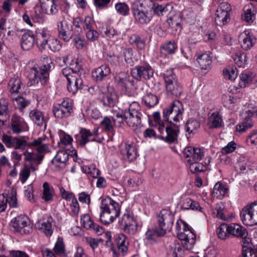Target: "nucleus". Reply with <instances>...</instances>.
Segmentation results:
<instances>
[{
  "mask_svg": "<svg viewBox=\"0 0 257 257\" xmlns=\"http://www.w3.org/2000/svg\"><path fill=\"white\" fill-rule=\"evenodd\" d=\"M199 161H194L189 164V169L192 173H199L205 171L206 170V166L203 165L202 163H199Z\"/></svg>",
  "mask_w": 257,
  "mask_h": 257,
  "instance_id": "37998d69",
  "label": "nucleus"
},
{
  "mask_svg": "<svg viewBox=\"0 0 257 257\" xmlns=\"http://www.w3.org/2000/svg\"><path fill=\"white\" fill-rule=\"evenodd\" d=\"M230 20V14H215V21L219 26H224L229 23Z\"/></svg>",
  "mask_w": 257,
  "mask_h": 257,
  "instance_id": "8fccbe9b",
  "label": "nucleus"
},
{
  "mask_svg": "<svg viewBox=\"0 0 257 257\" xmlns=\"http://www.w3.org/2000/svg\"><path fill=\"white\" fill-rule=\"evenodd\" d=\"M123 56L124 57V61L125 62L130 65H133V50L130 48H125L123 49L122 51Z\"/></svg>",
  "mask_w": 257,
  "mask_h": 257,
  "instance_id": "052dcab7",
  "label": "nucleus"
},
{
  "mask_svg": "<svg viewBox=\"0 0 257 257\" xmlns=\"http://www.w3.org/2000/svg\"><path fill=\"white\" fill-rule=\"evenodd\" d=\"M28 223L29 219L27 216L22 214L16 217L14 221H12L15 230L21 234H28L32 231V228Z\"/></svg>",
  "mask_w": 257,
  "mask_h": 257,
  "instance_id": "9d476101",
  "label": "nucleus"
},
{
  "mask_svg": "<svg viewBox=\"0 0 257 257\" xmlns=\"http://www.w3.org/2000/svg\"><path fill=\"white\" fill-rule=\"evenodd\" d=\"M62 47V45L59 40L57 39H49L48 48L52 52L59 51Z\"/></svg>",
  "mask_w": 257,
  "mask_h": 257,
  "instance_id": "e2e57ef3",
  "label": "nucleus"
},
{
  "mask_svg": "<svg viewBox=\"0 0 257 257\" xmlns=\"http://www.w3.org/2000/svg\"><path fill=\"white\" fill-rule=\"evenodd\" d=\"M58 37L65 42H68L72 37V26L67 21H63L57 23Z\"/></svg>",
  "mask_w": 257,
  "mask_h": 257,
  "instance_id": "ddd939ff",
  "label": "nucleus"
},
{
  "mask_svg": "<svg viewBox=\"0 0 257 257\" xmlns=\"http://www.w3.org/2000/svg\"><path fill=\"white\" fill-rule=\"evenodd\" d=\"M212 214L218 219L222 220H227L228 219L226 215L225 205L221 202L216 204L212 209Z\"/></svg>",
  "mask_w": 257,
  "mask_h": 257,
  "instance_id": "b1692460",
  "label": "nucleus"
},
{
  "mask_svg": "<svg viewBox=\"0 0 257 257\" xmlns=\"http://www.w3.org/2000/svg\"><path fill=\"white\" fill-rule=\"evenodd\" d=\"M34 44L35 38L33 35L30 33H25L23 35L21 45L24 50H29L34 46Z\"/></svg>",
  "mask_w": 257,
  "mask_h": 257,
  "instance_id": "5701e85b",
  "label": "nucleus"
},
{
  "mask_svg": "<svg viewBox=\"0 0 257 257\" xmlns=\"http://www.w3.org/2000/svg\"><path fill=\"white\" fill-rule=\"evenodd\" d=\"M110 73L108 66L102 65L92 71V77L96 81H101Z\"/></svg>",
  "mask_w": 257,
  "mask_h": 257,
  "instance_id": "dca6fc26",
  "label": "nucleus"
},
{
  "mask_svg": "<svg viewBox=\"0 0 257 257\" xmlns=\"http://www.w3.org/2000/svg\"><path fill=\"white\" fill-rule=\"evenodd\" d=\"M157 221L158 228L160 229L159 234L165 235L167 231L171 230L174 221V215L167 209L162 210L158 214Z\"/></svg>",
  "mask_w": 257,
  "mask_h": 257,
  "instance_id": "f03ea898",
  "label": "nucleus"
},
{
  "mask_svg": "<svg viewBox=\"0 0 257 257\" xmlns=\"http://www.w3.org/2000/svg\"><path fill=\"white\" fill-rule=\"evenodd\" d=\"M180 14L181 19H183L189 23L194 22L195 14L191 10H184Z\"/></svg>",
  "mask_w": 257,
  "mask_h": 257,
  "instance_id": "680f3d73",
  "label": "nucleus"
},
{
  "mask_svg": "<svg viewBox=\"0 0 257 257\" xmlns=\"http://www.w3.org/2000/svg\"><path fill=\"white\" fill-rule=\"evenodd\" d=\"M129 42L131 45L136 46L139 50H143L145 48V40L137 34L132 35L130 38Z\"/></svg>",
  "mask_w": 257,
  "mask_h": 257,
  "instance_id": "7c9ffc66",
  "label": "nucleus"
},
{
  "mask_svg": "<svg viewBox=\"0 0 257 257\" xmlns=\"http://www.w3.org/2000/svg\"><path fill=\"white\" fill-rule=\"evenodd\" d=\"M162 48L168 54H172L175 53L177 46L174 41H171L163 45Z\"/></svg>",
  "mask_w": 257,
  "mask_h": 257,
  "instance_id": "774afa93",
  "label": "nucleus"
},
{
  "mask_svg": "<svg viewBox=\"0 0 257 257\" xmlns=\"http://www.w3.org/2000/svg\"><path fill=\"white\" fill-rule=\"evenodd\" d=\"M43 7L45 8L46 13L48 14H56L58 11V2L55 0H47Z\"/></svg>",
  "mask_w": 257,
  "mask_h": 257,
  "instance_id": "4c0bfd02",
  "label": "nucleus"
},
{
  "mask_svg": "<svg viewBox=\"0 0 257 257\" xmlns=\"http://www.w3.org/2000/svg\"><path fill=\"white\" fill-rule=\"evenodd\" d=\"M54 251L56 255L60 256L64 255L65 248L62 238L60 237L58 238L54 247Z\"/></svg>",
  "mask_w": 257,
  "mask_h": 257,
  "instance_id": "09e8293b",
  "label": "nucleus"
},
{
  "mask_svg": "<svg viewBox=\"0 0 257 257\" xmlns=\"http://www.w3.org/2000/svg\"><path fill=\"white\" fill-rule=\"evenodd\" d=\"M247 115L245 117L242 123H239L236 126V128H248L254 126V122L251 117L254 115V111L248 110L246 112Z\"/></svg>",
  "mask_w": 257,
  "mask_h": 257,
  "instance_id": "bb28decb",
  "label": "nucleus"
},
{
  "mask_svg": "<svg viewBox=\"0 0 257 257\" xmlns=\"http://www.w3.org/2000/svg\"><path fill=\"white\" fill-rule=\"evenodd\" d=\"M182 210H192L203 212V208L201 207L198 202L190 198H187L183 200L181 206Z\"/></svg>",
  "mask_w": 257,
  "mask_h": 257,
  "instance_id": "aec40b11",
  "label": "nucleus"
},
{
  "mask_svg": "<svg viewBox=\"0 0 257 257\" xmlns=\"http://www.w3.org/2000/svg\"><path fill=\"white\" fill-rule=\"evenodd\" d=\"M121 152L124 159L130 162L136 159L138 156L137 149L134 144H126L124 149Z\"/></svg>",
  "mask_w": 257,
  "mask_h": 257,
  "instance_id": "6ab92c4d",
  "label": "nucleus"
},
{
  "mask_svg": "<svg viewBox=\"0 0 257 257\" xmlns=\"http://www.w3.org/2000/svg\"><path fill=\"white\" fill-rule=\"evenodd\" d=\"M253 77V74L250 72H245L241 73L240 76L239 86L241 87H246L247 84L250 83L252 81Z\"/></svg>",
  "mask_w": 257,
  "mask_h": 257,
  "instance_id": "a19ab883",
  "label": "nucleus"
},
{
  "mask_svg": "<svg viewBox=\"0 0 257 257\" xmlns=\"http://www.w3.org/2000/svg\"><path fill=\"white\" fill-rule=\"evenodd\" d=\"M231 12V6L227 2H221L220 0H219V6L216 11L215 14H226V13L230 14Z\"/></svg>",
  "mask_w": 257,
  "mask_h": 257,
  "instance_id": "79ce46f5",
  "label": "nucleus"
},
{
  "mask_svg": "<svg viewBox=\"0 0 257 257\" xmlns=\"http://www.w3.org/2000/svg\"><path fill=\"white\" fill-rule=\"evenodd\" d=\"M224 76L229 80H235L237 76V69L234 67H229L223 70Z\"/></svg>",
  "mask_w": 257,
  "mask_h": 257,
  "instance_id": "6e6d98bb",
  "label": "nucleus"
},
{
  "mask_svg": "<svg viewBox=\"0 0 257 257\" xmlns=\"http://www.w3.org/2000/svg\"><path fill=\"white\" fill-rule=\"evenodd\" d=\"M143 100L145 104L149 107L155 106L158 103L159 99L158 97L152 93H147L144 96Z\"/></svg>",
  "mask_w": 257,
  "mask_h": 257,
  "instance_id": "58836bf2",
  "label": "nucleus"
},
{
  "mask_svg": "<svg viewBox=\"0 0 257 257\" xmlns=\"http://www.w3.org/2000/svg\"><path fill=\"white\" fill-rule=\"evenodd\" d=\"M69 158V155L65 151H61L57 152V154L52 160V162L54 164L55 163H65L66 162Z\"/></svg>",
  "mask_w": 257,
  "mask_h": 257,
  "instance_id": "a18cd8bd",
  "label": "nucleus"
},
{
  "mask_svg": "<svg viewBox=\"0 0 257 257\" xmlns=\"http://www.w3.org/2000/svg\"><path fill=\"white\" fill-rule=\"evenodd\" d=\"M143 3L139 0H136L132 6V11L135 20L141 24L149 23L152 18L151 14L144 12L142 10Z\"/></svg>",
  "mask_w": 257,
  "mask_h": 257,
  "instance_id": "6e6552de",
  "label": "nucleus"
},
{
  "mask_svg": "<svg viewBox=\"0 0 257 257\" xmlns=\"http://www.w3.org/2000/svg\"><path fill=\"white\" fill-rule=\"evenodd\" d=\"M137 221L134 216L128 213L124 214L120 221L121 224L123 227L130 226V225L135 223Z\"/></svg>",
  "mask_w": 257,
  "mask_h": 257,
  "instance_id": "bf43d9fd",
  "label": "nucleus"
},
{
  "mask_svg": "<svg viewBox=\"0 0 257 257\" xmlns=\"http://www.w3.org/2000/svg\"><path fill=\"white\" fill-rule=\"evenodd\" d=\"M229 234L237 237H244L248 235L247 230L243 226L236 223L228 225Z\"/></svg>",
  "mask_w": 257,
  "mask_h": 257,
  "instance_id": "f3484780",
  "label": "nucleus"
},
{
  "mask_svg": "<svg viewBox=\"0 0 257 257\" xmlns=\"http://www.w3.org/2000/svg\"><path fill=\"white\" fill-rule=\"evenodd\" d=\"M217 233L220 239H226L229 236L228 225L226 224H221L217 230Z\"/></svg>",
  "mask_w": 257,
  "mask_h": 257,
  "instance_id": "603ef678",
  "label": "nucleus"
},
{
  "mask_svg": "<svg viewBox=\"0 0 257 257\" xmlns=\"http://www.w3.org/2000/svg\"><path fill=\"white\" fill-rule=\"evenodd\" d=\"M172 8V6L170 4H167L164 6L157 3H154L152 5L151 10L153 11L154 14L160 16L170 11Z\"/></svg>",
  "mask_w": 257,
  "mask_h": 257,
  "instance_id": "a878e982",
  "label": "nucleus"
},
{
  "mask_svg": "<svg viewBox=\"0 0 257 257\" xmlns=\"http://www.w3.org/2000/svg\"><path fill=\"white\" fill-rule=\"evenodd\" d=\"M42 141L43 139L39 138L38 139L33 140L31 143H27L23 138H16L15 146L14 147L16 149H23L26 146L28 147L33 146L36 148V150L38 152L44 153L48 149V146L46 144H43Z\"/></svg>",
  "mask_w": 257,
  "mask_h": 257,
  "instance_id": "1a4fd4ad",
  "label": "nucleus"
},
{
  "mask_svg": "<svg viewBox=\"0 0 257 257\" xmlns=\"http://www.w3.org/2000/svg\"><path fill=\"white\" fill-rule=\"evenodd\" d=\"M181 105V103L179 101H173L171 106L168 108H166L163 110V118L165 121V124L169 123L171 122L170 121L169 122V115L172 114L173 112H177V111H180L179 107Z\"/></svg>",
  "mask_w": 257,
  "mask_h": 257,
  "instance_id": "4be33fe9",
  "label": "nucleus"
},
{
  "mask_svg": "<svg viewBox=\"0 0 257 257\" xmlns=\"http://www.w3.org/2000/svg\"><path fill=\"white\" fill-rule=\"evenodd\" d=\"M209 125L211 128H215L223 126L222 118L217 112H213L209 117Z\"/></svg>",
  "mask_w": 257,
  "mask_h": 257,
  "instance_id": "c756f323",
  "label": "nucleus"
},
{
  "mask_svg": "<svg viewBox=\"0 0 257 257\" xmlns=\"http://www.w3.org/2000/svg\"><path fill=\"white\" fill-rule=\"evenodd\" d=\"M36 227L41 230L46 235L50 236L53 233L51 222L48 220L43 219L36 224Z\"/></svg>",
  "mask_w": 257,
  "mask_h": 257,
  "instance_id": "393cba45",
  "label": "nucleus"
},
{
  "mask_svg": "<svg viewBox=\"0 0 257 257\" xmlns=\"http://www.w3.org/2000/svg\"><path fill=\"white\" fill-rule=\"evenodd\" d=\"M72 41L76 49L78 50L87 49L88 43L80 36L78 35L74 37Z\"/></svg>",
  "mask_w": 257,
  "mask_h": 257,
  "instance_id": "de8ad7c7",
  "label": "nucleus"
},
{
  "mask_svg": "<svg viewBox=\"0 0 257 257\" xmlns=\"http://www.w3.org/2000/svg\"><path fill=\"white\" fill-rule=\"evenodd\" d=\"M75 63L76 66L74 69L70 67H66L62 70V75L67 78V81H68L69 78L74 76L75 74H77V71H79L80 68L78 62L76 61Z\"/></svg>",
  "mask_w": 257,
  "mask_h": 257,
  "instance_id": "c03bdc74",
  "label": "nucleus"
},
{
  "mask_svg": "<svg viewBox=\"0 0 257 257\" xmlns=\"http://www.w3.org/2000/svg\"><path fill=\"white\" fill-rule=\"evenodd\" d=\"M197 60L201 69L206 70L210 68L211 58L208 54L204 53L199 56Z\"/></svg>",
  "mask_w": 257,
  "mask_h": 257,
  "instance_id": "72a5a7b5",
  "label": "nucleus"
},
{
  "mask_svg": "<svg viewBox=\"0 0 257 257\" xmlns=\"http://www.w3.org/2000/svg\"><path fill=\"white\" fill-rule=\"evenodd\" d=\"M43 153L37 151V153H35L26 150L24 153L25 160L29 162L37 161L38 164H40L44 157Z\"/></svg>",
  "mask_w": 257,
  "mask_h": 257,
  "instance_id": "cd10ccee",
  "label": "nucleus"
},
{
  "mask_svg": "<svg viewBox=\"0 0 257 257\" xmlns=\"http://www.w3.org/2000/svg\"><path fill=\"white\" fill-rule=\"evenodd\" d=\"M12 126L13 128H25L26 124L22 118L15 115L12 118Z\"/></svg>",
  "mask_w": 257,
  "mask_h": 257,
  "instance_id": "69168bd1",
  "label": "nucleus"
},
{
  "mask_svg": "<svg viewBox=\"0 0 257 257\" xmlns=\"http://www.w3.org/2000/svg\"><path fill=\"white\" fill-rule=\"evenodd\" d=\"M117 247L123 254L127 250L128 241L126 237L123 234H119L116 238Z\"/></svg>",
  "mask_w": 257,
  "mask_h": 257,
  "instance_id": "c85d7f7f",
  "label": "nucleus"
},
{
  "mask_svg": "<svg viewBox=\"0 0 257 257\" xmlns=\"http://www.w3.org/2000/svg\"><path fill=\"white\" fill-rule=\"evenodd\" d=\"M160 135H157L154 130H146L145 137L160 138L166 142H174L177 139L179 130H159Z\"/></svg>",
  "mask_w": 257,
  "mask_h": 257,
  "instance_id": "0eeeda50",
  "label": "nucleus"
},
{
  "mask_svg": "<svg viewBox=\"0 0 257 257\" xmlns=\"http://www.w3.org/2000/svg\"><path fill=\"white\" fill-rule=\"evenodd\" d=\"M42 64L38 68L33 67L29 74L30 85L39 84L44 86L47 84L49 78V73L54 67L51 59L46 55L41 58Z\"/></svg>",
  "mask_w": 257,
  "mask_h": 257,
  "instance_id": "f257e3e1",
  "label": "nucleus"
},
{
  "mask_svg": "<svg viewBox=\"0 0 257 257\" xmlns=\"http://www.w3.org/2000/svg\"><path fill=\"white\" fill-rule=\"evenodd\" d=\"M256 11L252 5H248L244 7V16L243 19L247 23L253 21Z\"/></svg>",
  "mask_w": 257,
  "mask_h": 257,
  "instance_id": "2f4dec72",
  "label": "nucleus"
},
{
  "mask_svg": "<svg viewBox=\"0 0 257 257\" xmlns=\"http://www.w3.org/2000/svg\"><path fill=\"white\" fill-rule=\"evenodd\" d=\"M100 208L102 210H104L116 217L119 215L118 204L109 197H106L102 200Z\"/></svg>",
  "mask_w": 257,
  "mask_h": 257,
  "instance_id": "4468645a",
  "label": "nucleus"
},
{
  "mask_svg": "<svg viewBox=\"0 0 257 257\" xmlns=\"http://www.w3.org/2000/svg\"><path fill=\"white\" fill-rule=\"evenodd\" d=\"M177 236L181 240L183 246L187 249L193 248L195 243L196 235L189 229H183V231L178 233Z\"/></svg>",
  "mask_w": 257,
  "mask_h": 257,
  "instance_id": "9b49d317",
  "label": "nucleus"
},
{
  "mask_svg": "<svg viewBox=\"0 0 257 257\" xmlns=\"http://www.w3.org/2000/svg\"><path fill=\"white\" fill-rule=\"evenodd\" d=\"M59 135L61 144L66 146L70 145L73 141L72 137L66 134L63 131L60 130L59 131Z\"/></svg>",
  "mask_w": 257,
  "mask_h": 257,
  "instance_id": "338daca9",
  "label": "nucleus"
},
{
  "mask_svg": "<svg viewBox=\"0 0 257 257\" xmlns=\"http://www.w3.org/2000/svg\"><path fill=\"white\" fill-rule=\"evenodd\" d=\"M242 223L247 226L257 225V201L245 206L240 213Z\"/></svg>",
  "mask_w": 257,
  "mask_h": 257,
  "instance_id": "7ed1b4c3",
  "label": "nucleus"
},
{
  "mask_svg": "<svg viewBox=\"0 0 257 257\" xmlns=\"http://www.w3.org/2000/svg\"><path fill=\"white\" fill-rule=\"evenodd\" d=\"M115 98L116 96L114 94L107 93L103 96L101 101L103 105L111 107L115 104Z\"/></svg>",
  "mask_w": 257,
  "mask_h": 257,
  "instance_id": "49530a36",
  "label": "nucleus"
},
{
  "mask_svg": "<svg viewBox=\"0 0 257 257\" xmlns=\"http://www.w3.org/2000/svg\"><path fill=\"white\" fill-rule=\"evenodd\" d=\"M233 59L238 67H244L247 64L248 58L247 54L239 52L235 54Z\"/></svg>",
  "mask_w": 257,
  "mask_h": 257,
  "instance_id": "c9c22d12",
  "label": "nucleus"
},
{
  "mask_svg": "<svg viewBox=\"0 0 257 257\" xmlns=\"http://www.w3.org/2000/svg\"><path fill=\"white\" fill-rule=\"evenodd\" d=\"M181 20L180 13L177 12L174 16L170 17L167 22L169 25L173 28L174 26H179Z\"/></svg>",
  "mask_w": 257,
  "mask_h": 257,
  "instance_id": "13d9d810",
  "label": "nucleus"
},
{
  "mask_svg": "<svg viewBox=\"0 0 257 257\" xmlns=\"http://www.w3.org/2000/svg\"><path fill=\"white\" fill-rule=\"evenodd\" d=\"M166 88L168 92L175 96H180L182 93L181 87L178 84L173 69L167 70L164 74Z\"/></svg>",
  "mask_w": 257,
  "mask_h": 257,
  "instance_id": "39448f33",
  "label": "nucleus"
},
{
  "mask_svg": "<svg viewBox=\"0 0 257 257\" xmlns=\"http://www.w3.org/2000/svg\"><path fill=\"white\" fill-rule=\"evenodd\" d=\"M132 77L138 81L149 80L154 75V70L148 64L139 65L133 68L131 71Z\"/></svg>",
  "mask_w": 257,
  "mask_h": 257,
  "instance_id": "423d86ee",
  "label": "nucleus"
},
{
  "mask_svg": "<svg viewBox=\"0 0 257 257\" xmlns=\"http://www.w3.org/2000/svg\"><path fill=\"white\" fill-rule=\"evenodd\" d=\"M21 84V81L18 78H13L10 80L9 83V86L10 87V91L12 93L11 96H13L14 93L19 92Z\"/></svg>",
  "mask_w": 257,
  "mask_h": 257,
  "instance_id": "ea45409f",
  "label": "nucleus"
},
{
  "mask_svg": "<svg viewBox=\"0 0 257 257\" xmlns=\"http://www.w3.org/2000/svg\"><path fill=\"white\" fill-rule=\"evenodd\" d=\"M227 190V188L219 182L214 185L212 193L214 196L221 198L226 194Z\"/></svg>",
  "mask_w": 257,
  "mask_h": 257,
  "instance_id": "f704fd0d",
  "label": "nucleus"
},
{
  "mask_svg": "<svg viewBox=\"0 0 257 257\" xmlns=\"http://www.w3.org/2000/svg\"><path fill=\"white\" fill-rule=\"evenodd\" d=\"M116 217L111 214L104 211V210H102L100 215V220L102 223L108 224L112 223Z\"/></svg>",
  "mask_w": 257,
  "mask_h": 257,
  "instance_id": "5fc2aeb1",
  "label": "nucleus"
},
{
  "mask_svg": "<svg viewBox=\"0 0 257 257\" xmlns=\"http://www.w3.org/2000/svg\"><path fill=\"white\" fill-rule=\"evenodd\" d=\"M53 112L55 116L59 118L67 117L70 115L65 109H63V107L58 104L54 106Z\"/></svg>",
  "mask_w": 257,
  "mask_h": 257,
  "instance_id": "864d4df0",
  "label": "nucleus"
},
{
  "mask_svg": "<svg viewBox=\"0 0 257 257\" xmlns=\"http://www.w3.org/2000/svg\"><path fill=\"white\" fill-rule=\"evenodd\" d=\"M242 40L241 41V47L244 50L250 49L255 43V38L251 33L244 32L242 35Z\"/></svg>",
  "mask_w": 257,
  "mask_h": 257,
  "instance_id": "a211bd4d",
  "label": "nucleus"
},
{
  "mask_svg": "<svg viewBox=\"0 0 257 257\" xmlns=\"http://www.w3.org/2000/svg\"><path fill=\"white\" fill-rule=\"evenodd\" d=\"M97 133V130L93 131V132H90L89 130H81V139L79 141V144L80 145L84 146L89 140L87 138L93 135H96Z\"/></svg>",
  "mask_w": 257,
  "mask_h": 257,
  "instance_id": "3c124183",
  "label": "nucleus"
},
{
  "mask_svg": "<svg viewBox=\"0 0 257 257\" xmlns=\"http://www.w3.org/2000/svg\"><path fill=\"white\" fill-rule=\"evenodd\" d=\"M139 104L133 102L130 105L128 109L124 110L123 115L129 127H140L142 114L139 111Z\"/></svg>",
  "mask_w": 257,
  "mask_h": 257,
  "instance_id": "20e7f679",
  "label": "nucleus"
},
{
  "mask_svg": "<svg viewBox=\"0 0 257 257\" xmlns=\"http://www.w3.org/2000/svg\"><path fill=\"white\" fill-rule=\"evenodd\" d=\"M183 155L188 163L194 161H200L204 156L203 150L199 148L188 146L184 148Z\"/></svg>",
  "mask_w": 257,
  "mask_h": 257,
  "instance_id": "f8f14e48",
  "label": "nucleus"
},
{
  "mask_svg": "<svg viewBox=\"0 0 257 257\" xmlns=\"http://www.w3.org/2000/svg\"><path fill=\"white\" fill-rule=\"evenodd\" d=\"M250 165L249 158L245 155H240L237 159L236 167L239 168L241 171L245 170Z\"/></svg>",
  "mask_w": 257,
  "mask_h": 257,
  "instance_id": "e433bc0d",
  "label": "nucleus"
},
{
  "mask_svg": "<svg viewBox=\"0 0 257 257\" xmlns=\"http://www.w3.org/2000/svg\"><path fill=\"white\" fill-rule=\"evenodd\" d=\"M82 80L77 74L68 78L67 89L72 94H75L78 89H82Z\"/></svg>",
  "mask_w": 257,
  "mask_h": 257,
  "instance_id": "2eb2a0df",
  "label": "nucleus"
},
{
  "mask_svg": "<svg viewBox=\"0 0 257 257\" xmlns=\"http://www.w3.org/2000/svg\"><path fill=\"white\" fill-rule=\"evenodd\" d=\"M29 116L38 126L46 128V120L44 119L42 112L37 109H33L30 112Z\"/></svg>",
  "mask_w": 257,
  "mask_h": 257,
  "instance_id": "412c9836",
  "label": "nucleus"
},
{
  "mask_svg": "<svg viewBox=\"0 0 257 257\" xmlns=\"http://www.w3.org/2000/svg\"><path fill=\"white\" fill-rule=\"evenodd\" d=\"M160 229L159 228H156L155 229H149L146 233V238L148 240H155L157 237L164 235L160 234Z\"/></svg>",
  "mask_w": 257,
  "mask_h": 257,
  "instance_id": "0e129e2a",
  "label": "nucleus"
},
{
  "mask_svg": "<svg viewBox=\"0 0 257 257\" xmlns=\"http://www.w3.org/2000/svg\"><path fill=\"white\" fill-rule=\"evenodd\" d=\"M115 8L117 12L122 16H126L129 14V7L125 3L116 4Z\"/></svg>",
  "mask_w": 257,
  "mask_h": 257,
  "instance_id": "4d7b16f0",
  "label": "nucleus"
},
{
  "mask_svg": "<svg viewBox=\"0 0 257 257\" xmlns=\"http://www.w3.org/2000/svg\"><path fill=\"white\" fill-rule=\"evenodd\" d=\"M53 197V189L50 187L49 184L45 182L43 184L42 198L46 202L52 201Z\"/></svg>",
  "mask_w": 257,
  "mask_h": 257,
  "instance_id": "473e14b6",
  "label": "nucleus"
}]
</instances>
